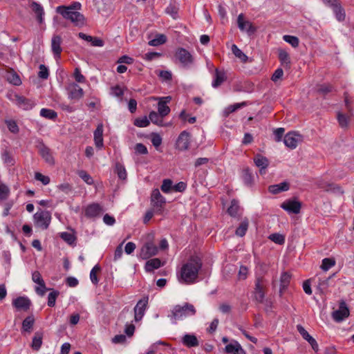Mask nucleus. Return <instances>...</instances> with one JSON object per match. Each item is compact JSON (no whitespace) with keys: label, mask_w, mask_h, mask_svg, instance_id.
<instances>
[{"label":"nucleus","mask_w":354,"mask_h":354,"mask_svg":"<svg viewBox=\"0 0 354 354\" xmlns=\"http://www.w3.org/2000/svg\"><path fill=\"white\" fill-rule=\"evenodd\" d=\"M237 26L241 31L246 32L249 36L254 35L257 31V28L250 21L245 19L243 13L238 16Z\"/></svg>","instance_id":"8"},{"label":"nucleus","mask_w":354,"mask_h":354,"mask_svg":"<svg viewBox=\"0 0 354 354\" xmlns=\"http://www.w3.org/2000/svg\"><path fill=\"white\" fill-rule=\"evenodd\" d=\"M254 162L255 165L259 168L261 175L266 174L267 168L270 164V161L266 157L260 153H257L254 158Z\"/></svg>","instance_id":"13"},{"label":"nucleus","mask_w":354,"mask_h":354,"mask_svg":"<svg viewBox=\"0 0 354 354\" xmlns=\"http://www.w3.org/2000/svg\"><path fill=\"white\" fill-rule=\"evenodd\" d=\"M301 142H303V136L295 131L288 132L283 138L285 145L292 149H295Z\"/></svg>","instance_id":"7"},{"label":"nucleus","mask_w":354,"mask_h":354,"mask_svg":"<svg viewBox=\"0 0 354 354\" xmlns=\"http://www.w3.org/2000/svg\"><path fill=\"white\" fill-rule=\"evenodd\" d=\"M239 209L240 206L239 205V201L236 199H232L231 201L230 205L227 210V212L231 216L236 217L239 215Z\"/></svg>","instance_id":"31"},{"label":"nucleus","mask_w":354,"mask_h":354,"mask_svg":"<svg viewBox=\"0 0 354 354\" xmlns=\"http://www.w3.org/2000/svg\"><path fill=\"white\" fill-rule=\"evenodd\" d=\"M167 41V37L163 34H158L155 38L149 41V45L157 46L165 44Z\"/></svg>","instance_id":"35"},{"label":"nucleus","mask_w":354,"mask_h":354,"mask_svg":"<svg viewBox=\"0 0 354 354\" xmlns=\"http://www.w3.org/2000/svg\"><path fill=\"white\" fill-rule=\"evenodd\" d=\"M289 188V183L287 182H283L279 184L270 185L268 187V191L273 194H277L280 192L288 191Z\"/></svg>","instance_id":"25"},{"label":"nucleus","mask_w":354,"mask_h":354,"mask_svg":"<svg viewBox=\"0 0 354 354\" xmlns=\"http://www.w3.org/2000/svg\"><path fill=\"white\" fill-rule=\"evenodd\" d=\"M254 295V299L258 303L262 304L265 298V292L260 278H258L256 280Z\"/></svg>","instance_id":"20"},{"label":"nucleus","mask_w":354,"mask_h":354,"mask_svg":"<svg viewBox=\"0 0 354 354\" xmlns=\"http://www.w3.org/2000/svg\"><path fill=\"white\" fill-rule=\"evenodd\" d=\"M149 297H144L140 299L134 308V319L136 322L140 321L148 306Z\"/></svg>","instance_id":"11"},{"label":"nucleus","mask_w":354,"mask_h":354,"mask_svg":"<svg viewBox=\"0 0 354 354\" xmlns=\"http://www.w3.org/2000/svg\"><path fill=\"white\" fill-rule=\"evenodd\" d=\"M158 250L152 241L146 242L141 248L140 257L142 259H148L158 254Z\"/></svg>","instance_id":"10"},{"label":"nucleus","mask_w":354,"mask_h":354,"mask_svg":"<svg viewBox=\"0 0 354 354\" xmlns=\"http://www.w3.org/2000/svg\"><path fill=\"white\" fill-rule=\"evenodd\" d=\"M6 79L10 84L15 86H19L21 84V80L19 76L13 71L8 72Z\"/></svg>","instance_id":"34"},{"label":"nucleus","mask_w":354,"mask_h":354,"mask_svg":"<svg viewBox=\"0 0 354 354\" xmlns=\"http://www.w3.org/2000/svg\"><path fill=\"white\" fill-rule=\"evenodd\" d=\"M34 220H35V222L37 225H42L44 223V212H37L36 214H35L34 215Z\"/></svg>","instance_id":"57"},{"label":"nucleus","mask_w":354,"mask_h":354,"mask_svg":"<svg viewBox=\"0 0 354 354\" xmlns=\"http://www.w3.org/2000/svg\"><path fill=\"white\" fill-rule=\"evenodd\" d=\"M349 315V310L344 301L339 304V309L332 313L333 319L337 322H342Z\"/></svg>","instance_id":"12"},{"label":"nucleus","mask_w":354,"mask_h":354,"mask_svg":"<svg viewBox=\"0 0 354 354\" xmlns=\"http://www.w3.org/2000/svg\"><path fill=\"white\" fill-rule=\"evenodd\" d=\"M241 176L245 185L251 187L254 184V176L249 167L243 169Z\"/></svg>","instance_id":"28"},{"label":"nucleus","mask_w":354,"mask_h":354,"mask_svg":"<svg viewBox=\"0 0 354 354\" xmlns=\"http://www.w3.org/2000/svg\"><path fill=\"white\" fill-rule=\"evenodd\" d=\"M239 346L240 344L237 342H236L235 344H229L225 346V352L227 353H234Z\"/></svg>","instance_id":"62"},{"label":"nucleus","mask_w":354,"mask_h":354,"mask_svg":"<svg viewBox=\"0 0 354 354\" xmlns=\"http://www.w3.org/2000/svg\"><path fill=\"white\" fill-rule=\"evenodd\" d=\"M173 182L170 179H164L162 181V184L161 185V190L164 193H169L171 189H173L172 186Z\"/></svg>","instance_id":"50"},{"label":"nucleus","mask_w":354,"mask_h":354,"mask_svg":"<svg viewBox=\"0 0 354 354\" xmlns=\"http://www.w3.org/2000/svg\"><path fill=\"white\" fill-rule=\"evenodd\" d=\"M281 207L290 214H299L301 203L296 198H290L281 203Z\"/></svg>","instance_id":"9"},{"label":"nucleus","mask_w":354,"mask_h":354,"mask_svg":"<svg viewBox=\"0 0 354 354\" xmlns=\"http://www.w3.org/2000/svg\"><path fill=\"white\" fill-rule=\"evenodd\" d=\"M78 175L88 185H92L93 183L92 177L86 171H80Z\"/></svg>","instance_id":"53"},{"label":"nucleus","mask_w":354,"mask_h":354,"mask_svg":"<svg viewBox=\"0 0 354 354\" xmlns=\"http://www.w3.org/2000/svg\"><path fill=\"white\" fill-rule=\"evenodd\" d=\"M158 75L163 81H170L172 79V74L169 71H159Z\"/></svg>","instance_id":"55"},{"label":"nucleus","mask_w":354,"mask_h":354,"mask_svg":"<svg viewBox=\"0 0 354 354\" xmlns=\"http://www.w3.org/2000/svg\"><path fill=\"white\" fill-rule=\"evenodd\" d=\"M74 77L75 80L80 83H84L86 81V78L81 73L80 70L78 68H76L74 71Z\"/></svg>","instance_id":"61"},{"label":"nucleus","mask_w":354,"mask_h":354,"mask_svg":"<svg viewBox=\"0 0 354 354\" xmlns=\"http://www.w3.org/2000/svg\"><path fill=\"white\" fill-rule=\"evenodd\" d=\"M93 136L95 147L98 149H102L104 147L103 124L102 123L97 126V128L94 131Z\"/></svg>","instance_id":"19"},{"label":"nucleus","mask_w":354,"mask_h":354,"mask_svg":"<svg viewBox=\"0 0 354 354\" xmlns=\"http://www.w3.org/2000/svg\"><path fill=\"white\" fill-rule=\"evenodd\" d=\"M335 13L336 19L339 21H343L345 19V11L341 6V3H339L336 6L332 8Z\"/></svg>","instance_id":"33"},{"label":"nucleus","mask_w":354,"mask_h":354,"mask_svg":"<svg viewBox=\"0 0 354 354\" xmlns=\"http://www.w3.org/2000/svg\"><path fill=\"white\" fill-rule=\"evenodd\" d=\"M68 97L73 100H79L83 96V90L77 84H73L68 88Z\"/></svg>","instance_id":"22"},{"label":"nucleus","mask_w":354,"mask_h":354,"mask_svg":"<svg viewBox=\"0 0 354 354\" xmlns=\"http://www.w3.org/2000/svg\"><path fill=\"white\" fill-rule=\"evenodd\" d=\"M249 227V221L248 218H245L241 221L239 226L236 229L235 234L239 237H243L246 234Z\"/></svg>","instance_id":"32"},{"label":"nucleus","mask_w":354,"mask_h":354,"mask_svg":"<svg viewBox=\"0 0 354 354\" xmlns=\"http://www.w3.org/2000/svg\"><path fill=\"white\" fill-rule=\"evenodd\" d=\"M196 313V310L193 304L185 303L183 306L176 305L168 316L173 324H176L177 320H181L187 316H194Z\"/></svg>","instance_id":"3"},{"label":"nucleus","mask_w":354,"mask_h":354,"mask_svg":"<svg viewBox=\"0 0 354 354\" xmlns=\"http://www.w3.org/2000/svg\"><path fill=\"white\" fill-rule=\"evenodd\" d=\"M160 118H162L160 115L154 111H151L149 114V122L151 121L153 124H158Z\"/></svg>","instance_id":"60"},{"label":"nucleus","mask_w":354,"mask_h":354,"mask_svg":"<svg viewBox=\"0 0 354 354\" xmlns=\"http://www.w3.org/2000/svg\"><path fill=\"white\" fill-rule=\"evenodd\" d=\"M333 86L330 84H323L321 85L320 87L318 89V92L323 94L326 95L328 93L331 92L333 91Z\"/></svg>","instance_id":"59"},{"label":"nucleus","mask_w":354,"mask_h":354,"mask_svg":"<svg viewBox=\"0 0 354 354\" xmlns=\"http://www.w3.org/2000/svg\"><path fill=\"white\" fill-rule=\"evenodd\" d=\"M10 194V189L8 187L3 184H0V200L3 201L6 199Z\"/></svg>","instance_id":"52"},{"label":"nucleus","mask_w":354,"mask_h":354,"mask_svg":"<svg viewBox=\"0 0 354 354\" xmlns=\"http://www.w3.org/2000/svg\"><path fill=\"white\" fill-rule=\"evenodd\" d=\"M161 266L162 263L159 259H151L146 262L145 269L146 272H153V270L159 268Z\"/></svg>","instance_id":"29"},{"label":"nucleus","mask_w":354,"mask_h":354,"mask_svg":"<svg viewBox=\"0 0 354 354\" xmlns=\"http://www.w3.org/2000/svg\"><path fill=\"white\" fill-rule=\"evenodd\" d=\"M8 97L19 108L24 110H30L35 105V101L27 99L25 97L19 95L15 93H9L8 95Z\"/></svg>","instance_id":"5"},{"label":"nucleus","mask_w":354,"mask_h":354,"mask_svg":"<svg viewBox=\"0 0 354 354\" xmlns=\"http://www.w3.org/2000/svg\"><path fill=\"white\" fill-rule=\"evenodd\" d=\"M166 204L165 198L160 194L158 189H154L151 194V205L156 214H162Z\"/></svg>","instance_id":"4"},{"label":"nucleus","mask_w":354,"mask_h":354,"mask_svg":"<svg viewBox=\"0 0 354 354\" xmlns=\"http://www.w3.org/2000/svg\"><path fill=\"white\" fill-rule=\"evenodd\" d=\"M190 144V133L187 131H182L176 141L177 148L179 150L185 151L188 149Z\"/></svg>","instance_id":"14"},{"label":"nucleus","mask_w":354,"mask_h":354,"mask_svg":"<svg viewBox=\"0 0 354 354\" xmlns=\"http://www.w3.org/2000/svg\"><path fill=\"white\" fill-rule=\"evenodd\" d=\"M284 131L283 128H277L274 131L275 141L280 142L281 140Z\"/></svg>","instance_id":"64"},{"label":"nucleus","mask_w":354,"mask_h":354,"mask_svg":"<svg viewBox=\"0 0 354 354\" xmlns=\"http://www.w3.org/2000/svg\"><path fill=\"white\" fill-rule=\"evenodd\" d=\"M247 103L245 102L241 103H236L232 105L229 106L225 110V115L227 116L229 114L236 111L239 109H241L245 106H246Z\"/></svg>","instance_id":"46"},{"label":"nucleus","mask_w":354,"mask_h":354,"mask_svg":"<svg viewBox=\"0 0 354 354\" xmlns=\"http://www.w3.org/2000/svg\"><path fill=\"white\" fill-rule=\"evenodd\" d=\"M269 239H270L274 243L279 245H282L285 243L284 236L278 233H274L270 234L269 236Z\"/></svg>","instance_id":"49"},{"label":"nucleus","mask_w":354,"mask_h":354,"mask_svg":"<svg viewBox=\"0 0 354 354\" xmlns=\"http://www.w3.org/2000/svg\"><path fill=\"white\" fill-rule=\"evenodd\" d=\"M34 318L32 316L27 317L22 323V329L24 331L30 332L33 324H34Z\"/></svg>","instance_id":"42"},{"label":"nucleus","mask_w":354,"mask_h":354,"mask_svg":"<svg viewBox=\"0 0 354 354\" xmlns=\"http://www.w3.org/2000/svg\"><path fill=\"white\" fill-rule=\"evenodd\" d=\"M32 281L37 284L35 287L36 292L41 296L44 295V281L41 274L38 271H35L32 274Z\"/></svg>","instance_id":"18"},{"label":"nucleus","mask_w":354,"mask_h":354,"mask_svg":"<svg viewBox=\"0 0 354 354\" xmlns=\"http://www.w3.org/2000/svg\"><path fill=\"white\" fill-rule=\"evenodd\" d=\"M81 4L79 2H73L69 6H60L57 8V12L64 19L70 20L76 26L82 27L85 24V17L82 14L76 11L80 9Z\"/></svg>","instance_id":"2"},{"label":"nucleus","mask_w":354,"mask_h":354,"mask_svg":"<svg viewBox=\"0 0 354 354\" xmlns=\"http://www.w3.org/2000/svg\"><path fill=\"white\" fill-rule=\"evenodd\" d=\"M135 152L137 154L146 155L148 153L147 147L142 143H137L134 147Z\"/></svg>","instance_id":"54"},{"label":"nucleus","mask_w":354,"mask_h":354,"mask_svg":"<svg viewBox=\"0 0 354 354\" xmlns=\"http://www.w3.org/2000/svg\"><path fill=\"white\" fill-rule=\"evenodd\" d=\"M232 51L233 54L241 59V61L243 63L247 62L248 61V56L241 50L239 49L236 45L233 44L232 46Z\"/></svg>","instance_id":"36"},{"label":"nucleus","mask_w":354,"mask_h":354,"mask_svg":"<svg viewBox=\"0 0 354 354\" xmlns=\"http://www.w3.org/2000/svg\"><path fill=\"white\" fill-rule=\"evenodd\" d=\"M297 329L302 337L310 344L312 348L315 352H317L319 350V346L315 339L310 336L307 330L301 325H297Z\"/></svg>","instance_id":"16"},{"label":"nucleus","mask_w":354,"mask_h":354,"mask_svg":"<svg viewBox=\"0 0 354 354\" xmlns=\"http://www.w3.org/2000/svg\"><path fill=\"white\" fill-rule=\"evenodd\" d=\"M151 142L155 147H158L162 143V138L156 133H153L151 135Z\"/></svg>","instance_id":"58"},{"label":"nucleus","mask_w":354,"mask_h":354,"mask_svg":"<svg viewBox=\"0 0 354 354\" xmlns=\"http://www.w3.org/2000/svg\"><path fill=\"white\" fill-rule=\"evenodd\" d=\"M30 8L32 10V12L35 14V15L37 17V19L39 23H41L42 21V12H43V8L41 5L37 3L36 2H32L30 4Z\"/></svg>","instance_id":"38"},{"label":"nucleus","mask_w":354,"mask_h":354,"mask_svg":"<svg viewBox=\"0 0 354 354\" xmlns=\"http://www.w3.org/2000/svg\"><path fill=\"white\" fill-rule=\"evenodd\" d=\"M165 12L167 14L170 15L174 19H176L178 17V7L176 4V2H171L166 8Z\"/></svg>","instance_id":"39"},{"label":"nucleus","mask_w":354,"mask_h":354,"mask_svg":"<svg viewBox=\"0 0 354 354\" xmlns=\"http://www.w3.org/2000/svg\"><path fill=\"white\" fill-rule=\"evenodd\" d=\"M337 118L342 128H347L348 125V118L345 114L338 112Z\"/></svg>","instance_id":"48"},{"label":"nucleus","mask_w":354,"mask_h":354,"mask_svg":"<svg viewBox=\"0 0 354 354\" xmlns=\"http://www.w3.org/2000/svg\"><path fill=\"white\" fill-rule=\"evenodd\" d=\"M47 290H51L48 295L47 304L49 307H54L55 306L56 300L59 295H60V292L59 290L54 289H48L46 288V291Z\"/></svg>","instance_id":"30"},{"label":"nucleus","mask_w":354,"mask_h":354,"mask_svg":"<svg viewBox=\"0 0 354 354\" xmlns=\"http://www.w3.org/2000/svg\"><path fill=\"white\" fill-rule=\"evenodd\" d=\"M279 59L281 62V64L286 68H290V59L288 53L283 50H279Z\"/></svg>","instance_id":"27"},{"label":"nucleus","mask_w":354,"mask_h":354,"mask_svg":"<svg viewBox=\"0 0 354 354\" xmlns=\"http://www.w3.org/2000/svg\"><path fill=\"white\" fill-rule=\"evenodd\" d=\"M283 39L285 41L290 44L292 47L297 48L299 46V40L298 37L292 35H284Z\"/></svg>","instance_id":"47"},{"label":"nucleus","mask_w":354,"mask_h":354,"mask_svg":"<svg viewBox=\"0 0 354 354\" xmlns=\"http://www.w3.org/2000/svg\"><path fill=\"white\" fill-rule=\"evenodd\" d=\"M182 343L188 348L196 347L199 345V342L196 335L186 334L182 338Z\"/></svg>","instance_id":"24"},{"label":"nucleus","mask_w":354,"mask_h":354,"mask_svg":"<svg viewBox=\"0 0 354 354\" xmlns=\"http://www.w3.org/2000/svg\"><path fill=\"white\" fill-rule=\"evenodd\" d=\"M227 79L225 73L223 71H220L218 68L215 69L214 77L212 82V86L217 88L221 86Z\"/></svg>","instance_id":"23"},{"label":"nucleus","mask_w":354,"mask_h":354,"mask_svg":"<svg viewBox=\"0 0 354 354\" xmlns=\"http://www.w3.org/2000/svg\"><path fill=\"white\" fill-rule=\"evenodd\" d=\"M158 113L161 117L167 115L170 112V108L167 105V102L160 100L158 104Z\"/></svg>","instance_id":"37"},{"label":"nucleus","mask_w":354,"mask_h":354,"mask_svg":"<svg viewBox=\"0 0 354 354\" xmlns=\"http://www.w3.org/2000/svg\"><path fill=\"white\" fill-rule=\"evenodd\" d=\"M150 124L149 120L147 116L137 118L133 122V124L138 127H146Z\"/></svg>","instance_id":"45"},{"label":"nucleus","mask_w":354,"mask_h":354,"mask_svg":"<svg viewBox=\"0 0 354 354\" xmlns=\"http://www.w3.org/2000/svg\"><path fill=\"white\" fill-rule=\"evenodd\" d=\"M12 305L17 310H27L30 306V301L26 297H19L12 301Z\"/></svg>","instance_id":"21"},{"label":"nucleus","mask_w":354,"mask_h":354,"mask_svg":"<svg viewBox=\"0 0 354 354\" xmlns=\"http://www.w3.org/2000/svg\"><path fill=\"white\" fill-rule=\"evenodd\" d=\"M60 237L69 245H73L76 241L75 236L67 232L61 233Z\"/></svg>","instance_id":"43"},{"label":"nucleus","mask_w":354,"mask_h":354,"mask_svg":"<svg viewBox=\"0 0 354 354\" xmlns=\"http://www.w3.org/2000/svg\"><path fill=\"white\" fill-rule=\"evenodd\" d=\"M291 279V274L288 272H282L280 278L279 295L281 296L283 291L288 288Z\"/></svg>","instance_id":"26"},{"label":"nucleus","mask_w":354,"mask_h":354,"mask_svg":"<svg viewBox=\"0 0 354 354\" xmlns=\"http://www.w3.org/2000/svg\"><path fill=\"white\" fill-rule=\"evenodd\" d=\"M335 265V261L333 258H325L322 260L321 268L324 271H327Z\"/></svg>","instance_id":"44"},{"label":"nucleus","mask_w":354,"mask_h":354,"mask_svg":"<svg viewBox=\"0 0 354 354\" xmlns=\"http://www.w3.org/2000/svg\"><path fill=\"white\" fill-rule=\"evenodd\" d=\"M102 207L97 203H93L87 205L84 210V215L88 218H95L100 215Z\"/></svg>","instance_id":"15"},{"label":"nucleus","mask_w":354,"mask_h":354,"mask_svg":"<svg viewBox=\"0 0 354 354\" xmlns=\"http://www.w3.org/2000/svg\"><path fill=\"white\" fill-rule=\"evenodd\" d=\"M202 261L198 257H191L180 270V277L186 283H192L198 278V272L202 268Z\"/></svg>","instance_id":"1"},{"label":"nucleus","mask_w":354,"mask_h":354,"mask_svg":"<svg viewBox=\"0 0 354 354\" xmlns=\"http://www.w3.org/2000/svg\"><path fill=\"white\" fill-rule=\"evenodd\" d=\"M1 159L7 165L12 166L15 164V160L8 150H3L1 153Z\"/></svg>","instance_id":"41"},{"label":"nucleus","mask_w":354,"mask_h":354,"mask_svg":"<svg viewBox=\"0 0 354 354\" xmlns=\"http://www.w3.org/2000/svg\"><path fill=\"white\" fill-rule=\"evenodd\" d=\"M6 124H7L8 129L12 133H17L18 132L19 128H18V126L15 121H14L12 120H6Z\"/></svg>","instance_id":"56"},{"label":"nucleus","mask_w":354,"mask_h":354,"mask_svg":"<svg viewBox=\"0 0 354 354\" xmlns=\"http://www.w3.org/2000/svg\"><path fill=\"white\" fill-rule=\"evenodd\" d=\"M115 170L120 179L125 180L127 178V174L124 165L120 162H117L115 164Z\"/></svg>","instance_id":"40"},{"label":"nucleus","mask_w":354,"mask_h":354,"mask_svg":"<svg viewBox=\"0 0 354 354\" xmlns=\"http://www.w3.org/2000/svg\"><path fill=\"white\" fill-rule=\"evenodd\" d=\"M175 57L179 61L183 68H189L194 62L192 55L185 48H179L175 53Z\"/></svg>","instance_id":"6"},{"label":"nucleus","mask_w":354,"mask_h":354,"mask_svg":"<svg viewBox=\"0 0 354 354\" xmlns=\"http://www.w3.org/2000/svg\"><path fill=\"white\" fill-rule=\"evenodd\" d=\"M42 344V335L39 334H36L35 337H33L32 342V348L34 350L37 351L40 348Z\"/></svg>","instance_id":"51"},{"label":"nucleus","mask_w":354,"mask_h":354,"mask_svg":"<svg viewBox=\"0 0 354 354\" xmlns=\"http://www.w3.org/2000/svg\"><path fill=\"white\" fill-rule=\"evenodd\" d=\"M62 41V37L59 35H54L51 40V50L56 60L61 57V53L62 51L61 47Z\"/></svg>","instance_id":"17"},{"label":"nucleus","mask_w":354,"mask_h":354,"mask_svg":"<svg viewBox=\"0 0 354 354\" xmlns=\"http://www.w3.org/2000/svg\"><path fill=\"white\" fill-rule=\"evenodd\" d=\"M111 94L116 97H122L124 95L122 88L119 85L111 87Z\"/></svg>","instance_id":"63"}]
</instances>
